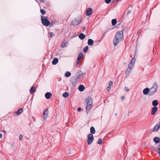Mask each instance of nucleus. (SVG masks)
<instances>
[{"label":"nucleus","instance_id":"51","mask_svg":"<svg viewBox=\"0 0 160 160\" xmlns=\"http://www.w3.org/2000/svg\"><path fill=\"white\" fill-rule=\"evenodd\" d=\"M130 6H129V8H130Z\"/></svg>","mask_w":160,"mask_h":160},{"label":"nucleus","instance_id":"37","mask_svg":"<svg viewBox=\"0 0 160 160\" xmlns=\"http://www.w3.org/2000/svg\"><path fill=\"white\" fill-rule=\"evenodd\" d=\"M111 89V87L110 86H108L107 88L106 89L108 91H110V90Z\"/></svg>","mask_w":160,"mask_h":160},{"label":"nucleus","instance_id":"10","mask_svg":"<svg viewBox=\"0 0 160 160\" xmlns=\"http://www.w3.org/2000/svg\"><path fill=\"white\" fill-rule=\"evenodd\" d=\"M92 12V9L91 8H88L86 10V14L87 16L91 15Z\"/></svg>","mask_w":160,"mask_h":160},{"label":"nucleus","instance_id":"7","mask_svg":"<svg viewBox=\"0 0 160 160\" xmlns=\"http://www.w3.org/2000/svg\"><path fill=\"white\" fill-rule=\"evenodd\" d=\"M81 22V18H78L74 19L72 22V25H77L80 23Z\"/></svg>","mask_w":160,"mask_h":160},{"label":"nucleus","instance_id":"43","mask_svg":"<svg viewBox=\"0 0 160 160\" xmlns=\"http://www.w3.org/2000/svg\"><path fill=\"white\" fill-rule=\"evenodd\" d=\"M107 33V31H106V32H105L104 33H103V38L104 36Z\"/></svg>","mask_w":160,"mask_h":160},{"label":"nucleus","instance_id":"25","mask_svg":"<svg viewBox=\"0 0 160 160\" xmlns=\"http://www.w3.org/2000/svg\"><path fill=\"white\" fill-rule=\"evenodd\" d=\"M156 152H157L158 153H160V143L157 146V150L155 151Z\"/></svg>","mask_w":160,"mask_h":160},{"label":"nucleus","instance_id":"22","mask_svg":"<svg viewBox=\"0 0 160 160\" xmlns=\"http://www.w3.org/2000/svg\"><path fill=\"white\" fill-rule=\"evenodd\" d=\"M78 37L81 40H82L85 38V36L84 34L81 33L79 34Z\"/></svg>","mask_w":160,"mask_h":160},{"label":"nucleus","instance_id":"36","mask_svg":"<svg viewBox=\"0 0 160 160\" xmlns=\"http://www.w3.org/2000/svg\"><path fill=\"white\" fill-rule=\"evenodd\" d=\"M54 35V33L53 32H51L50 33V37L51 38L52 37L53 35Z\"/></svg>","mask_w":160,"mask_h":160},{"label":"nucleus","instance_id":"47","mask_svg":"<svg viewBox=\"0 0 160 160\" xmlns=\"http://www.w3.org/2000/svg\"><path fill=\"white\" fill-rule=\"evenodd\" d=\"M2 135L1 133H0V139L2 138Z\"/></svg>","mask_w":160,"mask_h":160},{"label":"nucleus","instance_id":"21","mask_svg":"<svg viewBox=\"0 0 160 160\" xmlns=\"http://www.w3.org/2000/svg\"><path fill=\"white\" fill-rule=\"evenodd\" d=\"M158 103V101L157 100H154L152 102V105L154 107H156Z\"/></svg>","mask_w":160,"mask_h":160},{"label":"nucleus","instance_id":"48","mask_svg":"<svg viewBox=\"0 0 160 160\" xmlns=\"http://www.w3.org/2000/svg\"><path fill=\"white\" fill-rule=\"evenodd\" d=\"M41 2H44L45 1V0H39Z\"/></svg>","mask_w":160,"mask_h":160},{"label":"nucleus","instance_id":"20","mask_svg":"<svg viewBox=\"0 0 160 160\" xmlns=\"http://www.w3.org/2000/svg\"><path fill=\"white\" fill-rule=\"evenodd\" d=\"M58 62V59L57 58H54L52 61V63L53 65L56 64Z\"/></svg>","mask_w":160,"mask_h":160},{"label":"nucleus","instance_id":"39","mask_svg":"<svg viewBox=\"0 0 160 160\" xmlns=\"http://www.w3.org/2000/svg\"><path fill=\"white\" fill-rule=\"evenodd\" d=\"M112 84H113V82H112V81L109 82V85L110 86L112 85Z\"/></svg>","mask_w":160,"mask_h":160},{"label":"nucleus","instance_id":"27","mask_svg":"<svg viewBox=\"0 0 160 160\" xmlns=\"http://www.w3.org/2000/svg\"><path fill=\"white\" fill-rule=\"evenodd\" d=\"M117 23L116 19H113L112 20V24L113 26H114Z\"/></svg>","mask_w":160,"mask_h":160},{"label":"nucleus","instance_id":"40","mask_svg":"<svg viewBox=\"0 0 160 160\" xmlns=\"http://www.w3.org/2000/svg\"><path fill=\"white\" fill-rule=\"evenodd\" d=\"M125 90L127 92H128L129 90V89L127 87L125 88Z\"/></svg>","mask_w":160,"mask_h":160},{"label":"nucleus","instance_id":"44","mask_svg":"<svg viewBox=\"0 0 160 160\" xmlns=\"http://www.w3.org/2000/svg\"><path fill=\"white\" fill-rule=\"evenodd\" d=\"M81 108H78L77 109V110L78 111V112H80L81 111Z\"/></svg>","mask_w":160,"mask_h":160},{"label":"nucleus","instance_id":"23","mask_svg":"<svg viewBox=\"0 0 160 160\" xmlns=\"http://www.w3.org/2000/svg\"><path fill=\"white\" fill-rule=\"evenodd\" d=\"M83 54L82 53H79L78 56L77 60L78 61H80L81 58L83 56Z\"/></svg>","mask_w":160,"mask_h":160},{"label":"nucleus","instance_id":"12","mask_svg":"<svg viewBox=\"0 0 160 160\" xmlns=\"http://www.w3.org/2000/svg\"><path fill=\"white\" fill-rule=\"evenodd\" d=\"M77 78H72L71 79V82L72 83V85L74 86L76 85L77 83Z\"/></svg>","mask_w":160,"mask_h":160},{"label":"nucleus","instance_id":"19","mask_svg":"<svg viewBox=\"0 0 160 160\" xmlns=\"http://www.w3.org/2000/svg\"><path fill=\"white\" fill-rule=\"evenodd\" d=\"M78 90L81 92L83 91L85 89V87L83 85H80L78 88Z\"/></svg>","mask_w":160,"mask_h":160},{"label":"nucleus","instance_id":"4","mask_svg":"<svg viewBox=\"0 0 160 160\" xmlns=\"http://www.w3.org/2000/svg\"><path fill=\"white\" fill-rule=\"evenodd\" d=\"M158 88V86L156 82H155L153 86L149 90V95L152 96L156 92Z\"/></svg>","mask_w":160,"mask_h":160},{"label":"nucleus","instance_id":"31","mask_svg":"<svg viewBox=\"0 0 160 160\" xmlns=\"http://www.w3.org/2000/svg\"><path fill=\"white\" fill-rule=\"evenodd\" d=\"M69 94L68 92H66L64 93L63 94V96L64 98H67Z\"/></svg>","mask_w":160,"mask_h":160},{"label":"nucleus","instance_id":"9","mask_svg":"<svg viewBox=\"0 0 160 160\" xmlns=\"http://www.w3.org/2000/svg\"><path fill=\"white\" fill-rule=\"evenodd\" d=\"M160 128V121L154 127L152 130L153 132H157Z\"/></svg>","mask_w":160,"mask_h":160},{"label":"nucleus","instance_id":"33","mask_svg":"<svg viewBox=\"0 0 160 160\" xmlns=\"http://www.w3.org/2000/svg\"><path fill=\"white\" fill-rule=\"evenodd\" d=\"M88 46H86L83 49V51L84 52H87V50H88Z\"/></svg>","mask_w":160,"mask_h":160},{"label":"nucleus","instance_id":"38","mask_svg":"<svg viewBox=\"0 0 160 160\" xmlns=\"http://www.w3.org/2000/svg\"><path fill=\"white\" fill-rule=\"evenodd\" d=\"M22 136L20 134L19 137V139L20 140H22Z\"/></svg>","mask_w":160,"mask_h":160},{"label":"nucleus","instance_id":"6","mask_svg":"<svg viewBox=\"0 0 160 160\" xmlns=\"http://www.w3.org/2000/svg\"><path fill=\"white\" fill-rule=\"evenodd\" d=\"M87 143L88 145L91 144L94 140L93 136L92 134H89L87 136Z\"/></svg>","mask_w":160,"mask_h":160},{"label":"nucleus","instance_id":"8","mask_svg":"<svg viewBox=\"0 0 160 160\" xmlns=\"http://www.w3.org/2000/svg\"><path fill=\"white\" fill-rule=\"evenodd\" d=\"M48 112L49 111L48 109L43 111L42 118L44 121H46V120L47 117L48 116Z\"/></svg>","mask_w":160,"mask_h":160},{"label":"nucleus","instance_id":"26","mask_svg":"<svg viewBox=\"0 0 160 160\" xmlns=\"http://www.w3.org/2000/svg\"><path fill=\"white\" fill-rule=\"evenodd\" d=\"M68 45V43H66L65 42H63L61 44V47L62 48H64L66 47Z\"/></svg>","mask_w":160,"mask_h":160},{"label":"nucleus","instance_id":"45","mask_svg":"<svg viewBox=\"0 0 160 160\" xmlns=\"http://www.w3.org/2000/svg\"><path fill=\"white\" fill-rule=\"evenodd\" d=\"M121 98L122 99V100H124L125 99V98L124 96H122L121 97Z\"/></svg>","mask_w":160,"mask_h":160},{"label":"nucleus","instance_id":"29","mask_svg":"<svg viewBox=\"0 0 160 160\" xmlns=\"http://www.w3.org/2000/svg\"><path fill=\"white\" fill-rule=\"evenodd\" d=\"M81 73H82V72L81 71L79 72H78V75L77 77V78H77V79H79L80 78V77H82Z\"/></svg>","mask_w":160,"mask_h":160},{"label":"nucleus","instance_id":"16","mask_svg":"<svg viewBox=\"0 0 160 160\" xmlns=\"http://www.w3.org/2000/svg\"><path fill=\"white\" fill-rule=\"evenodd\" d=\"M153 141L156 143H158L160 142V138L158 137H155L153 139Z\"/></svg>","mask_w":160,"mask_h":160},{"label":"nucleus","instance_id":"15","mask_svg":"<svg viewBox=\"0 0 160 160\" xmlns=\"http://www.w3.org/2000/svg\"><path fill=\"white\" fill-rule=\"evenodd\" d=\"M52 96V94L49 92H47L45 94V97L48 99H50Z\"/></svg>","mask_w":160,"mask_h":160},{"label":"nucleus","instance_id":"34","mask_svg":"<svg viewBox=\"0 0 160 160\" xmlns=\"http://www.w3.org/2000/svg\"><path fill=\"white\" fill-rule=\"evenodd\" d=\"M41 13L42 14L44 15L45 14V11L44 9H41L40 10Z\"/></svg>","mask_w":160,"mask_h":160},{"label":"nucleus","instance_id":"14","mask_svg":"<svg viewBox=\"0 0 160 160\" xmlns=\"http://www.w3.org/2000/svg\"><path fill=\"white\" fill-rule=\"evenodd\" d=\"M131 11L130 10H126L125 11L124 14L123 15V17L126 18L128 17L129 14L130 13Z\"/></svg>","mask_w":160,"mask_h":160},{"label":"nucleus","instance_id":"35","mask_svg":"<svg viewBox=\"0 0 160 160\" xmlns=\"http://www.w3.org/2000/svg\"><path fill=\"white\" fill-rule=\"evenodd\" d=\"M112 0H105V2L107 4L109 3Z\"/></svg>","mask_w":160,"mask_h":160},{"label":"nucleus","instance_id":"46","mask_svg":"<svg viewBox=\"0 0 160 160\" xmlns=\"http://www.w3.org/2000/svg\"><path fill=\"white\" fill-rule=\"evenodd\" d=\"M86 29V27H83V29H82L83 31H85Z\"/></svg>","mask_w":160,"mask_h":160},{"label":"nucleus","instance_id":"42","mask_svg":"<svg viewBox=\"0 0 160 160\" xmlns=\"http://www.w3.org/2000/svg\"><path fill=\"white\" fill-rule=\"evenodd\" d=\"M79 61H78L77 60V62H76V66H77L78 65L79 63Z\"/></svg>","mask_w":160,"mask_h":160},{"label":"nucleus","instance_id":"2","mask_svg":"<svg viewBox=\"0 0 160 160\" xmlns=\"http://www.w3.org/2000/svg\"><path fill=\"white\" fill-rule=\"evenodd\" d=\"M136 61V59L134 57L131 60L130 62L129 63L128 68L126 71V76L127 78L128 77L129 74L131 72L134 67L135 62Z\"/></svg>","mask_w":160,"mask_h":160},{"label":"nucleus","instance_id":"30","mask_svg":"<svg viewBox=\"0 0 160 160\" xmlns=\"http://www.w3.org/2000/svg\"><path fill=\"white\" fill-rule=\"evenodd\" d=\"M23 109L22 108H21L17 112V114H19L21 113L23 111Z\"/></svg>","mask_w":160,"mask_h":160},{"label":"nucleus","instance_id":"5","mask_svg":"<svg viewBox=\"0 0 160 160\" xmlns=\"http://www.w3.org/2000/svg\"><path fill=\"white\" fill-rule=\"evenodd\" d=\"M48 18L47 17H45V18H43V16H41V21L43 26H48L49 25L50 22L48 20Z\"/></svg>","mask_w":160,"mask_h":160},{"label":"nucleus","instance_id":"50","mask_svg":"<svg viewBox=\"0 0 160 160\" xmlns=\"http://www.w3.org/2000/svg\"><path fill=\"white\" fill-rule=\"evenodd\" d=\"M117 1H118L117 0H113V2H116Z\"/></svg>","mask_w":160,"mask_h":160},{"label":"nucleus","instance_id":"24","mask_svg":"<svg viewBox=\"0 0 160 160\" xmlns=\"http://www.w3.org/2000/svg\"><path fill=\"white\" fill-rule=\"evenodd\" d=\"M30 93H32L33 92H35V87L32 86L30 89Z\"/></svg>","mask_w":160,"mask_h":160},{"label":"nucleus","instance_id":"13","mask_svg":"<svg viewBox=\"0 0 160 160\" xmlns=\"http://www.w3.org/2000/svg\"><path fill=\"white\" fill-rule=\"evenodd\" d=\"M149 89L148 88H145L144 89L143 91V94L144 95H147L148 94V95H149Z\"/></svg>","mask_w":160,"mask_h":160},{"label":"nucleus","instance_id":"17","mask_svg":"<svg viewBox=\"0 0 160 160\" xmlns=\"http://www.w3.org/2000/svg\"><path fill=\"white\" fill-rule=\"evenodd\" d=\"M94 42V41L91 39H89L88 40V45L91 46L92 45Z\"/></svg>","mask_w":160,"mask_h":160},{"label":"nucleus","instance_id":"18","mask_svg":"<svg viewBox=\"0 0 160 160\" xmlns=\"http://www.w3.org/2000/svg\"><path fill=\"white\" fill-rule=\"evenodd\" d=\"M90 134L92 135L95 133V130L94 128L93 127H92L90 129Z\"/></svg>","mask_w":160,"mask_h":160},{"label":"nucleus","instance_id":"3","mask_svg":"<svg viewBox=\"0 0 160 160\" xmlns=\"http://www.w3.org/2000/svg\"><path fill=\"white\" fill-rule=\"evenodd\" d=\"M93 105L92 99L90 97L88 98L87 101L86 112L88 114L90 111Z\"/></svg>","mask_w":160,"mask_h":160},{"label":"nucleus","instance_id":"49","mask_svg":"<svg viewBox=\"0 0 160 160\" xmlns=\"http://www.w3.org/2000/svg\"><path fill=\"white\" fill-rule=\"evenodd\" d=\"M2 132H4V133H5V134L6 133V131H5V130H2Z\"/></svg>","mask_w":160,"mask_h":160},{"label":"nucleus","instance_id":"1","mask_svg":"<svg viewBox=\"0 0 160 160\" xmlns=\"http://www.w3.org/2000/svg\"><path fill=\"white\" fill-rule=\"evenodd\" d=\"M123 39V36L122 31L117 32L113 40V43L114 46L117 45L119 43L121 42Z\"/></svg>","mask_w":160,"mask_h":160},{"label":"nucleus","instance_id":"28","mask_svg":"<svg viewBox=\"0 0 160 160\" xmlns=\"http://www.w3.org/2000/svg\"><path fill=\"white\" fill-rule=\"evenodd\" d=\"M71 75L70 72L68 71L66 72L65 74V76L67 77H68L70 76Z\"/></svg>","mask_w":160,"mask_h":160},{"label":"nucleus","instance_id":"41","mask_svg":"<svg viewBox=\"0 0 160 160\" xmlns=\"http://www.w3.org/2000/svg\"><path fill=\"white\" fill-rule=\"evenodd\" d=\"M86 75V73H82H82H81V76H82V78H83V75H84V76H85V75Z\"/></svg>","mask_w":160,"mask_h":160},{"label":"nucleus","instance_id":"32","mask_svg":"<svg viewBox=\"0 0 160 160\" xmlns=\"http://www.w3.org/2000/svg\"><path fill=\"white\" fill-rule=\"evenodd\" d=\"M102 139L101 138H99L98 141L97 142V143H98V144H99L100 145L102 144Z\"/></svg>","mask_w":160,"mask_h":160},{"label":"nucleus","instance_id":"11","mask_svg":"<svg viewBox=\"0 0 160 160\" xmlns=\"http://www.w3.org/2000/svg\"><path fill=\"white\" fill-rule=\"evenodd\" d=\"M158 108L157 107H153L152 109L151 114L153 115L155 114L156 112L158 111Z\"/></svg>","mask_w":160,"mask_h":160}]
</instances>
